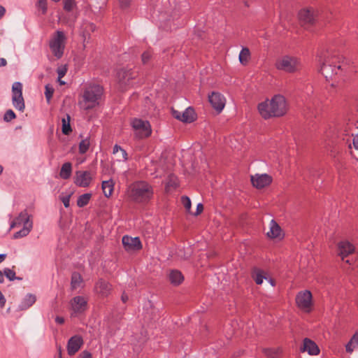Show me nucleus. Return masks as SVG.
<instances>
[{
	"label": "nucleus",
	"mask_w": 358,
	"mask_h": 358,
	"mask_svg": "<svg viewBox=\"0 0 358 358\" xmlns=\"http://www.w3.org/2000/svg\"><path fill=\"white\" fill-rule=\"evenodd\" d=\"M151 52L149 50L144 52L141 56L142 62L147 64L151 58Z\"/></svg>",
	"instance_id": "49530a36"
},
{
	"label": "nucleus",
	"mask_w": 358,
	"mask_h": 358,
	"mask_svg": "<svg viewBox=\"0 0 358 358\" xmlns=\"http://www.w3.org/2000/svg\"><path fill=\"white\" fill-rule=\"evenodd\" d=\"M3 273H5L6 277L10 281H13L14 280H22L21 278L16 277L15 272L10 268H4Z\"/></svg>",
	"instance_id": "58836bf2"
},
{
	"label": "nucleus",
	"mask_w": 358,
	"mask_h": 358,
	"mask_svg": "<svg viewBox=\"0 0 358 358\" xmlns=\"http://www.w3.org/2000/svg\"><path fill=\"white\" fill-rule=\"evenodd\" d=\"M71 121V117L69 114H66L62 118V133L65 135H69L72 129L70 124Z\"/></svg>",
	"instance_id": "2f4dec72"
},
{
	"label": "nucleus",
	"mask_w": 358,
	"mask_h": 358,
	"mask_svg": "<svg viewBox=\"0 0 358 358\" xmlns=\"http://www.w3.org/2000/svg\"><path fill=\"white\" fill-rule=\"evenodd\" d=\"M83 282V278L80 273H73L71 276V285L72 287V289H77L79 287Z\"/></svg>",
	"instance_id": "f704fd0d"
},
{
	"label": "nucleus",
	"mask_w": 358,
	"mask_h": 358,
	"mask_svg": "<svg viewBox=\"0 0 358 358\" xmlns=\"http://www.w3.org/2000/svg\"><path fill=\"white\" fill-rule=\"evenodd\" d=\"M208 100L212 107L217 112L220 113L224 108L226 100L222 94L219 92H212L208 96Z\"/></svg>",
	"instance_id": "f3484780"
},
{
	"label": "nucleus",
	"mask_w": 358,
	"mask_h": 358,
	"mask_svg": "<svg viewBox=\"0 0 358 358\" xmlns=\"http://www.w3.org/2000/svg\"><path fill=\"white\" fill-rule=\"evenodd\" d=\"M349 148H350V149H351V148H352V147H351V145H350V144L349 145Z\"/></svg>",
	"instance_id": "338daca9"
},
{
	"label": "nucleus",
	"mask_w": 358,
	"mask_h": 358,
	"mask_svg": "<svg viewBox=\"0 0 358 358\" xmlns=\"http://www.w3.org/2000/svg\"><path fill=\"white\" fill-rule=\"evenodd\" d=\"M95 28L96 27L92 22L86 20L82 22L80 26V34L83 38L84 42L90 38V34L94 31Z\"/></svg>",
	"instance_id": "b1692460"
},
{
	"label": "nucleus",
	"mask_w": 358,
	"mask_h": 358,
	"mask_svg": "<svg viewBox=\"0 0 358 358\" xmlns=\"http://www.w3.org/2000/svg\"><path fill=\"white\" fill-rule=\"evenodd\" d=\"M7 64V62L4 58L0 59V67L5 66Z\"/></svg>",
	"instance_id": "6e6d98bb"
},
{
	"label": "nucleus",
	"mask_w": 358,
	"mask_h": 358,
	"mask_svg": "<svg viewBox=\"0 0 358 358\" xmlns=\"http://www.w3.org/2000/svg\"><path fill=\"white\" fill-rule=\"evenodd\" d=\"M77 358H92V355L90 352L84 350L79 354Z\"/></svg>",
	"instance_id": "09e8293b"
},
{
	"label": "nucleus",
	"mask_w": 358,
	"mask_h": 358,
	"mask_svg": "<svg viewBox=\"0 0 358 358\" xmlns=\"http://www.w3.org/2000/svg\"><path fill=\"white\" fill-rule=\"evenodd\" d=\"M266 235L268 238L274 239H281L283 238V234L279 224L272 220L269 224V231H267Z\"/></svg>",
	"instance_id": "5701e85b"
},
{
	"label": "nucleus",
	"mask_w": 358,
	"mask_h": 358,
	"mask_svg": "<svg viewBox=\"0 0 358 358\" xmlns=\"http://www.w3.org/2000/svg\"><path fill=\"white\" fill-rule=\"evenodd\" d=\"M36 297L35 295L32 294H27L19 305L20 310H23L28 309L36 302Z\"/></svg>",
	"instance_id": "a878e982"
},
{
	"label": "nucleus",
	"mask_w": 358,
	"mask_h": 358,
	"mask_svg": "<svg viewBox=\"0 0 358 358\" xmlns=\"http://www.w3.org/2000/svg\"><path fill=\"white\" fill-rule=\"evenodd\" d=\"M72 173V164L70 162L64 163L61 168L59 176L64 180L69 179Z\"/></svg>",
	"instance_id": "c85d7f7f"
},
{
	"label": "nucleus",
	"mask_w": 358,
	"mask_h": 358,
	"mask_svg": "<svg viewBox=\"0 0 358 358\" xmlns=\"http://www.w3.org/2000/svg\"><path fill=\"white\" fill-rule=\"evenodd\" d=\"M122 300L124 303H125L128 300V296L126 294H123L122 296Z\"/></svg>",
	"instance_id": "bf43d9fd"
},
{
	"label": "nucleus",
	"mask_w": 358,
	"mask_h": 358,
	"mask_svg": "<svg viewBox=\"0 0 358 358\" xmlns=\"http://www.w3.org/2000/svg\"><path fill=\"white\" fill-rule=\"evenodd\" d=\"M76 7L75 0H64V9L67 12L73 10Z\"/></svg>",
	"instance_id": "ea45409f"
},
{
	"label": "nucleus",
	"mask_w": 358,
	"mask_h": 358,
	"mask_svg": "<svg viewBox=\"0 0 358 358\" xmlns=\"http://www.w3.org/2000/svg\"><path fill=\"white\" fill-rule=\"evenodd\" d=\"M70 306L72 310L71 315L76 316L83 313L87 309V301L82 296H77L71 300Z\"/></svg>",
	"instance_id": "4468645a"
},
{
	"label": "nucleus",
	"mask_w": 358,
	"mask_h": 358,
	"mask_svg": "<svg viewBox=\"0 0 358 358\" xmlns=\"http://www.w3.org/2000/svg\"><path fill=\"white\" fill-rule=\"evenodd\" d=\"M6 257V254H0V263H1Z\"/></svg>",
	"instance_id": "13d9d810"
},
{
	"label": "nucleus",
	"mask_w": 358,
	"mask_h": 358,
	"mask_svg": "<svg viewBox=\"0 0 358 358\" xmlns=\"http://www.w3.org/2000/svg\"><path fill=\"white\" fill-rule=\"evenodd\" d=\"M178 186V180L175 176H170L166 182V189L169 191L171 188H176Z\"/></svg>",
	"instance_id": "4c0bfd02"
},
{
	"label": "nucleus",
	"mask_w": 358,
	"mask_h": 358,
	"mask_svg": "<svg viewBox=\"0 0 358 358\" xmlns=\"http://www.w3.org/2000/svg\"><path fill=\"white\" fill-rule=\"evenodd\" d=\"M358 348V332L355 334L350 341L345 345L346 352L352 353Z\"/></svg>",
	"instance_id": "c756f323"
},
{
	"label": "nucleus",
	"mask_w": 358,
	"mask_h": 358,
	"mask_svg": "<svg viewBox=\"0 0 358 358\" xmlns=\"http://www.w3.org/2000/svg\"><path fill=\"white\" fill-rule=\"evenodd\" d=\"M6 9L3 6H0V19L4 15Z\"/></svg>",
	"instance_id": "5fc2aeb1"
},
{
	"label": "nucleus",
	"mask_w": 358,
	"mask_h": 358,
	"mask_svg": "<svg viewBox=\"0 0 358 358\" xmlns=\"http://www.w3.org/2000/svg\"><path fill=\"white\" fill-rule=\"evenodd\" d=\"M102 189L103 192L106 197H109L112 195L114 189V182L112 180H108L102 182Z\"/></svg>",
	"instance_id": "7c9ffc66"
},
{
	"label": "nucleus",
	"mask_w": 358,
	"mask_h": 358,
	"mask_svg": "<svg viewBox=\"0 0 358 358\" xmlns=\"http://www.w3.org/2000/svg\"><path fill=\"white\" fill-rule=\"evenodd\" d=\"M137 73L131 69H120L117 73V79L122 90H126L132 85V80L136 77Z\"/></svg>",
	"instance_id": "9b49d317"
},
{
	"label": "nucleus",
	"mask_w": 358,
	"mask_h": 358,
	"mask_svg": "<svg viewBox=\"0 0 358 358\" xmlns=\"http://www.w3.org/2000/svg\"><path fill=\"white\" fill-rule=\"evenodd\" d=\"M57 72L58 74V78L62 79L66 73L67 72V67L66 65H62L59 66L57 69Z\"/></svg>",
	"instance_id": "a18cd8bd"
},
{
	"label": "nucleus",
	"mask_w": 358,
	"mask_h": 358,
	"mask_svg": "<svg viewBox=\"0 0 358 358\" xmlns=\"http://www.w3.org/2000/svg\"><path fill=\"white\" fill-rule=\"evenodd\" d=\"M112 290V285L103 279H99L94 285V292L100 297H107Z\"/></svg>",
	"instance_id": "aec40b11"
},
{
	"label": "nucleus",
	"mask_w": 358,
	"mask_h": 358,
	"mask_svg": "<svg viewBox=\"0 0 358 358\" xmlns=\"http://www.w3.org/2000/svg\"><path fill=\"white\" fill-rule=\"evenodd\" d=\"M203 210V206L201 203H198L196 206V211L194 213V215H199Z\"/></svg>",
	"instance_id": "3c124183"
},
{
	"label": "nucleus",
	"mask_w": 358,
	"mask_h": 358,
	"mask_svg": "<svg viewBox=\"0 0 358 358\" xmlns=\"http://www.w3.org/2000/svg\"><path fill=\"white\" fill-rule=\"evenodd\" d=\"M70 198H71V194H69L67 196H60V199L62 200V203H64V206H65V208L69 207Z\"/></svg>",
	"instance_id": "de8ad7c7"
},
{
	"label": "nucleus",
	"mask_w": 358,
	"mask_h": 358,
	"mask_svg": "<svg viewBox=\"0 0 358 358\" xmlns=\"http://www.w3.org/2000/svg\"><path fill=\"white\" fill-rule=\"evenodd\" d=\"M12 103L17 110L24 111L25 105L22 96V85L20 82H15L13 84Z\"/></svg>",
	"instance_id": "1a4fd4ad"
},
{
	"label": "nucleus",
	"mask_w": 358,
	"mask_h": 358,
	"mask_svg": "<svg viewBox=\"0 0 358 358\" xmlns=\"http://www.w3.org/2000/svg\"><path fill=\"white\" fill-rule=\"evenodd\" d=\"M239 62L243 65H246L250 59V51L248 48H243L239 53Z\"/></svg>",
	"instance_id": "72a5a7b5"
},
{
	"label": "nucleus",
	"mask_w": 358,
	"mask_h": 358,
	"mask_svg": "<svg viewBox=\"0 0 358 358\" xmlns=\"http://www.w3.org/2000/svg\"><path fill=\"white\" fill-rule=\"evenodd\" d=\"M58 82L59 83V84H60L61 85H64V84H65V82H64V81H63V80H62V79H59V78H58Z\"/></svg>",
	"instance_id": "0e129e2a"
},
{
	"label": "nucleus",
	"mask_w": 358,
	"mask_h": 358,
	"mask_svg": "<svg viewBox=\"0 0 358 358\" xmlns=\"http://www.w3.org/2000/svg\"><path fill=\"white\" fill-rule=\"evenodd\" d=\"M267 280H268V282L271 283V285L272 286H274V285H275V282H274V280H273V279H271V278L268 279V278H267Z\"/></svg>",
	"instance_id": "680f3d73"
},
{
	"label": "nucleus",
	"mask_w": 358,
	"mask_h": 358,
	"mask_svg": "<svg viewBox=\"0 0 358 358\" xmlns=\"http://www.w3.org/2000/svg\"><path fill=\"white\" fill-rule=\"evenodd\" d=\"M122 245L127 251L139 250L142 248L141 242L138 237L124 236L122 239Z\"/></svg>",
	"instance_id": "6ab92c4d"
},
{
	"label": "nucleus",
	"mask_w": 358,
	"mask_h": 358,
	"mask_svg": "<svg viewBox=\"0 0 358 358\" xmlns=\"http://www.w3.org/2000/svg\"><path fill=\"white\" fill-rule=\"evenodd\" d=\"M271 351V350L270 349H266L265 350V353L267 356H269V357H273V355L270 353Z\"/></svg>",
	"instance_id": "052dcab7"
},
{
	"label": "nucleus",
	"mask_w": 358,
	"mask_h": 358,
	"mask_svg": "<svg viewBox=\"0 0 358 358\" xmlns=\"http://www.w3.org/2000/svg\"><path fill=\"white\" fill-rule=\"evenodd\" d=\"M66 42V36L62 31L58 30L51 36L49 42V46L52 53L55 57H57V59H60L63 56Z\"/></svg>",
	"instance_id": "0eeeda50"
},
{
	"label": "nucleus",
	"mask_w": 358,
	"mask_h": 358,
	"mask_svg": "<svg viewBox=\"0 0 358 358\" xmlns=\"http://www.w3.org/2000/svg\"><path fill=\"white\" fill-rule=\"evenodd\" d=\"M36 7L41 10L42 14H45L48 10L47 0H38L36 3Z\"/></svg>",
	"instance_id": "79ce46f5"
},
{
	"label": "nucleus",
	"mask_w": 358,
	"mask_h": 358,
	"mask_svg": "<svg viewBox=\"0 0 358 358\" xmlns=\"http://www.w3.org/2000/svg\"><path fill=\"white\" fill-rule=\"evenodd\" d=\"M172 114L176 119L182 122L190 123L196 120L195 112L191 107H188L182 112L173 110Z\"/></svg>",
	"instance_id": "2eb2a0df"
},
{
	"label": "nucleus",
	"mask_w": 358,
	"mask_h": 358,
	"mask_svg": "<svg viewBox=\"0 0 358 358\" xmlns=\"http://www.w3.org/2000/svg\"><path fill=\"white\" fill-rule=\"evenodd\" d=\"M181 202L183 205V206L186 209V211L188 213H191V206H192V203H191V201H190V199L187 196H182L181 197Z\"/></svg>",
	"instance_id": "a19ab883"
},
{
	"label": "nucleus",
	"mask_w": 358,
	"mask_h": 358,
	"mask_svg": "<svg viewBox=\"0 0 358 358\" xmlns=\"http://www.w3.org/2000/svg\"><path fill=\"white\" fill-rule=\"evenodd\" d=\"M4 276L6 275L3 271H0V283H3L4 282Z\"/></svg>",
	"instance_id": "4d7b16f0"
},
{
	"label": "nucleus",
	"mask_w": 358,
	"mask_h": 358,
	"mask_svg": "<svg viewBox=\"0 0 358 358\" xmlns=\"http://www.w3.org/2000/svg\"><path fill=\"white\" fill-rule=\"evenodd\" d=\"M345 132L346 135L351 134L354 136L352 142L353 146L355 150H358V122L356 126H354L352 124H348Z\"/></svg>",
	"instance_id": "393cba45"
},
{
	"label": "nucleus",
	"mask_w": 358,
	"mask_h": 358,
	"mask_svg": "<svg viewBox=\"0 0 358 358\" xmlns=\"http://www.w3.org/2000/svg\"><path fill=\"white\" fill-rule=\"evenodd\" d=\"M131 0H120V6L123 8H127L130 5Z\"/></svg>",
	"instance_id": "8fccbe9b"
},
{
	"label": "nucleus",
	"mask_w": 358,
	"mask_h": 358,
	"mask_svg": "<svg viewBox=\"0 0 358 358\" xmlns=\"http://www.w3.org/2000/svg\"><path fill=\"white\" fill-rule=\"evenodd\" d=\"M3 170V166L0 164V175L2 173Z\"/></svg>",
	"instance_id": "69168bd1"
},
{
	"label": "nucleus",
	"mask_w": 358,
	"mask_h": 358,
	"mask_svg": "<svg viewBox=\"0 0 358 358\" xmlns=\"http://www.w3.org/2000/svg\"><path fill=\"white\" fill-rule=\"evenodd\" d=\"M301 351L307 352L310 355H317L320 353V349L317 344L308 338L303 339Z\"/></svg>",
	"instance_id": "412c9836"
},
{
	"label": "nucleus",
	"mask_w": 358,
	"mask_h": 358,
	"mask_svg": "<svg viewBox=\"0 0 358 358\" xmlns=\"http://www.w3.org/2000/svg\"><path fill=\"white\" fill-rule=\"evenodd\" d=\"M169 277L171 283L175 286L179 285L184 280L183 275L178 270L171 271Z\"/></svg>",
	"instance_id": "bb28decb"
},
{
	"label": "nucleus",
	"mask_w": 358,
	"mask_h": 358,
	"mask_svg": "<svg viewBox=\"0 0 358 358\" xmlns=\"http://www.w3.org/2000/svg\"><path fill=\"white\" fill-rule=\"evenodd\" d=\"M113 155H115L119 162H125L127 160V153L125 150L118 145H115L113 150Z\"/></svg>",
	"instance_id": "cd10ccee"
},
{
	"label": "nucleus",
	"mask_w": 358,
	"mask_h": 358,
	"mask_svg": "<svg viewBox=\"0 0 358 358\" xmlns=\"http://www.w3.org/2000/svg\"><path fill=\"white\" fill-rule=\"evenodd\" d=\"M92 197V194L90 193H86L80 195L77 200V205L79 207H84L89 203L90 199Z\"/></svg>",
	"instance_id": "c9c22d12"
},
{
	"label": "nucleus",
	"mask_w": 358,
	"mask_h": 358,
	"mask_svg": "<svg viewBox=\"0 0 358 358\" xmlns=\"http://www.w3.org/2000/svg\"><path fill=\"white\" fill-rule=\"evenodd\" d=\"M54 93V89L50 87L48 85L45 86V96L47 101L49 103Z\"/></svg>",
	"instance_id": "c03bdc74"
},
{
	"label": "nucleus",
	"mask_w": 358,
	"mask_h": 358,
	"mask_svg": "<svg viewBox=\"0 0 358 358\" xmlns=\"http://www.w3.org/2000/svg\"><path fill=\"white\" fill-rule=\"evenodd\" d=\"M351 155L356 159L358 160V156H357L352 151H351Z\"/></svg>",
	"instance_id": "e2e57ef3"
},
{
	"label": "nucleus",
	"mask_w": 358,
	"mask_h": 358,
	"mask_svg": "<svg viewBox=\"0 0 358 358\" xmlns=\"http://www.w3.org/2000/svg\"><path fill=\"white\" fill-rule=\"evenodd\" d=\"M6 304V299L0 291V307L3 308Z\"/></svg>",
	"instance_id": "603ef678"
},
{
	"label": "nucleus",
	"mask_w": 358,
	"mask_h": 358,
	"mask_svg": "<svg viewBox=\"0 0 358 358\" xmlns=\"http://www.w3.org/2000/svg\"><path fill=\"white\" fill-rule=\"evenodd\" d=\"M131 124L138 138H145L152 134V127L148 120L134 118L131 120Z\"/></svg>",
	"instance_id": "6e6552de"
},
{
	"label": "nucleus",
	"mask_w": 358,
	"mask_h": 358,
	"mask_svg": "<svg viewBox=\"0 0 358 358\" xmlns=\"http://www.w3.org/2000/svg\"><path fill=\"white\" fill-rule=\"evenodd\" d=\"M55 322L59 324H62L64 322V319L62 317H56Z\"/></svg>",
	"instance_id": "864d4df0"
},
{
	"label": "nucleus",
	"mask_w": 358,
	"mask_h": 358,
	"mask_svg": "<svg viewBox=\"0 0 358 358\" xmlns=\"http://www.w3.org/2000/svg\"><path fill=\"white\" fill-rule=\"evenodd\" d=\"M93 176L94 173L90 171H77L75 173L74 183L78 187H89Z\"/></svg>",
	"instance_id": "ddd939ff"
},
{
	"label": "nucleus",
	"mask_w": 358,
	"mask_h": 358,
	"mask_svg": "<svg viewBox=\"0 0 358 358\" xmlns=\"http://www.w3.org/2000/svg\"><path fill=\"white\" fill-rule=\"evenodd\" d=\"M296 303L301 310L309 313L313 305L311 292L308 290L299 292L296 296Z\"/></svg>",
	"instance_id": "9d476101"
},
{
	"label": "nucleus",
	"mask_w": 358,
	"mask_h": 358,
	"mask_svg": "<svg viewBox=\"0 0 358 358\" xmlns=\"http://www.w3.org/2000/svg\"><path fill=\"white\" fill-rule=\"evenodd\" d=\"M299 20L303 24H312L315 19V11L312 8H304L299 13Z\"/></svg>",
	"instance_id": "4be33fe9"
},
{
	"label": "nucleus",
	"mask_w": 358,
	"mask_h": 358,
	"mask_svg": "<svg viewBox=\"0 0 358 358\" xmlns=\"http://www.w3.org/2000/svg\"><path fill=\"white\" fill-rule=\"evenodd\" d=\"M355 246L348 241H341L338 244V254L341 257L343 261H345L346 263L351 264L352 259H346L350 255L355 252Z\"/></svg>",
	"instance_id": "f8f14e48"
},
{
	"label": "nucleus",
	"mask_w": 358,
	"mask_h": 358,
	"mask_svg": "<svg viewBox=\"0 0 358 358\" xmlns=\"http://www.w3.org/2000/svg\"><path fill=\"white\" fill-rule=\"evenodd\" d=\"M251 182L254 187H255L257 189H262L269 185L271 183L272 178L271 176L266 173H257L255 176H251Z\"/></svg>",
	"instance_id": "a211bd4d"
},
{
	"label": "nucleus",
	"mask_w": 358,
	"mask_h": 358,
	"mask_svg": "<svg viewBox=\"0 0 358 358\" xmlns=\"http://www.w3.org/2000/svg\"><path fill=\"white\" fill-rule=\"evenodd\" d=\"M252 276L257 285H261L264 279L267 280L264 271L259 268H255L253 270Z\"/></svg>",
	"instance_id": "473e14b6"
},
{
	"label": "nucleus",
	"mask_w": 358,
	"mask_h": 358,
	"mask_svg": "<svg viewBox=\"0 0 358 358\" xmlns=\"http://www.w3.org/2000/svg\"><path fill=\"white\" fill-rule=\"evenodd\" d=\"M103 94V87L98 84L87 85L80 96L78 105L81 110L89 111L99 106Z\"/></svg>",
	"instance_id": "7ed1b4c3"
},
{
	"label": "nucleus",
	"mask_w": 358,
	"mask_h": 358,
	"mask_svg": "<svg viewBox=\"0 0 358 358\" xmlns=\"http://www.w3.org/2000/svg\"><path fill=\"white\" fill-rule=\"evenodd\" d=\"M129 198L137 203H147L153 197L152 187L145 181H138L131 184L129 188Z\"/></svg>",
	"instance_id": "20e7f679"
},
{
	"label": "nucleus",
	"mask_w": 358,
	"mask_h": 358,
	"mask_svg": "<svg viewBox=\"0 0 358 358\" xmlns=\"http://www.w3.org/2000/svg\"><path fill=\"white\" fill-rule=\"evenodd\" d=\"M83 345V339L79 335H75L69 338L67 342L66 350L68 355H74L79 351Z\"/></svg>",
	"instance_id": "dca6fc26"
},
{
	"label": "nucleus",
	"mask_w": 358,
	"mask_h": 358,
	"mask_svg": "<svg viewBox=\"0 0 358 358\" xmlns=\"http://www.w3.org/2000/svg\"><path fill=\"white\" fill-rule=\"evenodd\" d=\"M16 117V115L13 110L9 109L8 110L4 115H3V120L5 122H10L11 120H14Z\"/></svg>",
	"instance_id": "37998d69"
},
{
	"label": "nucleus",
	"mask_w": 358,
	"mask_h": 358,
	"mask_svg": "<svg viewBox=\"0 0 358 358\" xmlns=\"http://www.w3.org/2000/svg\"><path fill=\"white\" fill-rule=\"evenodd\" d=\"M257 110L262 117L267 120L285 115L288 110V105L285 96L275 94L271 99H267L260 102Z\"/></svg>",
	"instance_id": "f03ea898"
},
{
	"label": "nucleus",
	"mask_w": 358,
	"mask_h": 358,
	"mask_svg": "<svg viewBox=\"0 0 358 358\" xmlns=\"http://www.w3.org/2000/svg\"><path fill=\"white\" fill-rule=\"evenodd\" d=\"M320 71L327 80L343 76L348 69L347 61L336 52L327 51L320 56Z\"/></svg>",
	"instance_id": "f257e3e1"
},
{
	"label": "nucleus",
	"mask_w": 358,
	"mask_h": 358,
	"mask_svg": "<svg viewBox=\"0 0 358 358\" xmlns=\"http://www.w3.org/2000/svg\"><path fill=\"white\" fill-rule=\"evenodd\" d=\"M90 145V140L89 137L82 140L79 143V152L85 154L88 150Z\"/></svg>",
	"instance_id": "e433bc0d"
},
{
	"label": "nucleus",
	"mask_w": 358,
	"mask_h": 358,
	"mask_svg": "<svg viewBox=\"0 0 358 358\" xmlns=\"http://www.w3.org/2000/svg\"><path fill=\"white\" fill-rule=\"evenodd\" d=\"M275 67L285 73H295L301 69L302 64L301 58L294 55H284L276 59Z\"/></svg>",
	"instance_id": "39448f33"
},
{
	"label": "nucleus",
	"mask_w": 358,
	"mask_h": 358,
	"mask_svg": "<svg viewBox=\"0 0 358 358\" xmlns=\"http://www.w3.org/2000/svg\"><path fill=\"white\" fill-rule=\"evenodd\" d=\"M22 224H23V228L13 234L15 239L27 236L33 228V222L27 210H24L20 213L18 216L10 223V229L19 227Z\"/></svg>",
	"instance_id": "423d86ee"
}]
</instances>
